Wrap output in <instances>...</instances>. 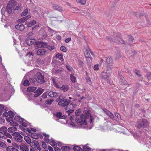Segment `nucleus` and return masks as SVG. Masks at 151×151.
<instances>
[{
    "mask_svg": "<svg viewBox=\"0 0 151 151\" xmlns=\"http://www.w3.org/2000/svg\"><path fill=\"white\" fill-rule=\"evenodd\" d=\"M58 93L55 92L50 91L48 93V95L51 97H53L57 96Z\"/></svg>",
    "mask_w": 151,
    "mask_h": 151,
    "instance_id": "obj_25",
    "label": "nucleus"
},
{
    "mask_svg": "<svg viewBox=\"0 0 151 151\" xmlns=\"http://www.w3.org/2000/svg\"><path fill=\"white\" fill-rule=\"evenodd\" d=\"M7 128L5 126L2 127L0 128V131L5 133L6 134L7 133Z\"/></svg>",
    "mask_w": 151,
    "mask_h": 151,
    "instance_id": "obj_30",
    "label": "nucleus"
},
{
    "mask_svg": "<svg viewBox=\"0 0 151 151\" xmlns=\"http://www.w3.org/2000/svg\"><path fill=\"white\" fill-rule=\"evenodd\" d=\"M19 148L21 151H29L28 146L23 143L20 144Z\"/></svg>",
    "mask_w": 151,
    "mask_h": 151,
    "instance_id": "obj_13",
    "label": "nucleus"
},
{
    "mask_svg": "<svg viewBox=\"0 0 151 151\" xmlns=\"http://www.w3.org/2000/svg\"><path fill=\"white\" fill-rule=\"evenodd\" d=\"M112 60L111 58L110 57H108L107 58L106 61V64H107L108 66H111L112 65Z\"/></svg>",
    "mask_w": 151,
    "mask_h": 151,
    "instance_id": "obj_20",
    "label": "nucleus"
},
{
    "mask_svg": "<svg viewBox=\"0 0 151 151\" xmlns=\"http://www.w3.org/2000/svg\"><path fill=\"white\" fill-rule=\"evenodd\" d=\"M56 57L61 61L63 60V55L61 54H58L56 55Z\"/></svg>",
    "mask_w": 151,
    "mask_h": 151,
    "instance_id": "obj_41",
    "label": "nucleus"
},
{
    "mask_svg": "<svg viewBox=\"0 0 151 151\" xmlns=\"http://www.w3.org/2000/svg\"><path fill=\"white\" fill-rule=\"evenodd\" d=\"M36 21L33 20L31 22H29L27 24V26L28 27H31L34 24H36Z\"/></svg>",
    "mask_w": 151,
    "mask_h": 151,
    "instance_id": "obj_38",
    "label": "nucleus"
},
{
    "mask_svg": "<svg viewBox=\"0 0 151 151\" xmlns=\"http://www.w3.org/2000/svg\"><path fill=\"white\" fill-rule=\"evenodd\" d=\"M3 116H4L5 117L8 116H9V114H8V112H7L6 111H5L3 114Z\"/></svg>",
    "mask_w": 151,
    "mask_h": 151,
    "instance_id": "obj_60",
    "label": "nucleus"
},
{
    "mask_svg": "<svg viewBox=\"0 0 151 151\" xmlns=\"http://www.w3.org/2000/svg\"><path fill=\"white\" fill-rule=\"evenodd\" d=\"M36 47H48L47 43L42 42H35Z\"/></svg>",
    "mask_w": 151,
    "mask_h": 151,
    "instance_id": "obj_12",
    "label": "nucleus"
},
{
    "mask_svg": "<svg viewBox=\"0 0 151 151\" xmlns=\"http://www.w3.org/2000/svg\"><path fill=\"white\" fill-rule=\"evenodd\" d=\"M70 79L72 82L74 83L76 82V78L75 76L71 74L70 75Z\"/></svg>",
    "mask_w": 151,
    "mask_h": 151,
    "instance_id": "obj_32",
    "label": "nucleus"
},
{
    "mask_svg": "<svg viewBox=\"0 0 151 151\" xmlns=\"http://www.w3.org/2000/svg\"><path fill=\"white\" fill-rule=\"evenodd\" d=\"M50 144L52 146L55 147L57 146V143L56 142L54 141L52 139L51 140L50 142Z\"/></svg>",
    "mask_w": 151,
    "mask_h": 151,
    "instance_id": "obj_33",
    "label": "nucleus"
},
{
    "mask_svg": "<svg viewBox=\"0 0 151 151\" xmlns=\"http://www.w3.org/2000/svg\"><path fill=\"white\" fill-rule=\"evenodd\" d=\"M6 146V145L4 143L0 141V147H5Z\"/></svg>",
    "mask_w": 151,
    "mask_h": 151,
    "instance_id": "obj_57",
    "label": "nucleus"
},
{
    "mask_svg": "<svg viewBox=\"0 0 151 151\" xmlns=\"http://www.w3.org/2000/svg\"><path fill=\"white\" fill-rule=\"evenodd\" d=\"M147 78L148 80H151V73H148L147 74Z\"/></svg>",
    "mask_w": 151,
    "mask_h": 151,
    "instance_id": "obj_64",
    "label": "nucleus"
},
{
    "mask_svg": "<svg viewBox=\"0 0 151 151\" xmlns=\"http://www.w3.org/2000/svg\"><path fill=\"white\" fill-rule=\"evenodd\" d=\"M45 52L46 51L44 49H43V48H41L37 51V54L38 55H43L45 54Z\"/></svg>",
    "mask_w": 151,
    "mask_h": 151,
    "instance_id": "obj_17",
    "label": "nucleus"
},
{
    "mask_svg": "<svg viewBox=\"0 0 151 151\" xmlns=\"http://www.w3.org/2000/svg\"><path fill=\"white\" fill-rule=\"evenodd\" d=\"M13 147H15V148L17 149H19V148L20 145H19L16 143H13L12 144Z\"/></svg>",
    "mask_w": 151,
    "mask_h": 151,
    "instance_id": "obj_51",
    "label": "nucleus"
},
{
    "mask_svg": "<svg viewBox=\"0 0 151 151\" xmlns=\"http://www.w3.org/2000/svg\"><path fill=\"white\" fill-rule=\"evenodd\" d=\"M7 151H19V150L12 146L8 147L6 148Z\"/></svg>",
    "mask_w": 151,
    "mask_h": 151,
    "instance_id": "obj_26",
    "label": "nucleus"
},
{
    "mask_svg": "<svg viewBox=\"0 0 151 151\" xmlns=\"http://www.w3.org/2000/svg\"><path fill=\"white\" fill-rule=\"evenodd\" d=\"M53 118L56 121L60 122L61 123H65V122H63L62 121V119H60L59 117H57L56 116H54Z\"/></svg>",
    "mask_w": 151,
    "mask_h": 151,
    "instance_id": "obj_37",
    "label": "nucleus"
},
{
    "mask_svg": "<svg viewBox=\"0 0 151 151\" xmlns=\"http://www.w3.org/2000/svg\"><path fill=\"white\" fill-rule=\"evenodd\" d=\"M13 2V1L9 2L6 7V11L9 14H10L12 13L14 6Z\"/></svg>",
    "mask_w": 151,
    "mask_h": 151,
    "instance_id": "obj_7",
    "label": "nucleus"
},
{
    "mask_svg": "<svg viewBox=\"0 0 151 151\" xmlns=\"http://www.w3.org/2000/svg\"><path fill=\"white\" fill-rule=\"evenodd\" d=\"M80 112V111L79 109L77 110L75 112V115L76 116V117H77V116H80V115H79Z\"/></svg>",
    "mask_w": 151,
    "mask_h": 151,
    "instance_id": "obj_62",
    "label": "nucleus"
},
{
    "mask_svg": "<svg viewBox=\"0 0 151 151\" xmlns=\"http://www.w3.org/2000/svg\"><path fill=\"white\" fill-rule=\"evenodd\" d=\"M23 83V85L24 86H29V81L27 80H24V81Z\"/></svg>",
    "mask_w": 151,
    "mask_h": 151,
    "instance_id": "obj_52",
    "label": "nucleus"
},
{
    "mask_svg": "<svg viewBox=\"0 0 151 151\" xmlns=\"http://www.w3.org/2000/svg\"><path fill=\"white\" fill-rule=\"evenodd\" d=\"M148 125L147 121L145 119H142L138 120L137 123L136 125V127L137 128L140 129L144 128Z\"/></svg>",
    "mask_w": 151,
    "mask_h": 151,
    "instance_id": "obj_5",
    "label": "nucleus"
},
{
    "mask_svg": "<svg viewBox=\"0 0 151 151\" xmlns=\"http://www.w3.org/2000/svg\"><path fill=\"white\" fill-rule=\"evenodd\" d=\"M101 76L103 79L107 82L109 81L110 77V73H107L106 71H104L101 73Z\"/></svg>",
    "mask_w": 151,
    "mask_h": 151,
    "instance_id": "obj_10",
    "label": "nucleus"
},
{
    "mask_svg": "<svg viewBox=\"0 0 151 151\" xmlns=\"http://www.w3.org/2000/svg\"><path fill=\"white\" fill-rule=\"evenodd\" d=\"M115 116H116L119 119H121L120 115L118 113H116L115 114Z\"/></svg>",
    "mask_w": 151,
    "mask_h": 151,
    "instance_id": "obj_59",
    "label": "nucleus"
},
{
    "mask_svg": "<svg viewBox=\"0 0 151 151\" xmlns=\"http://www.w3.org/2000/svg\"><path fill=\"white\" fill-rule=\"evenodd\" d=\"M33 53L31 52H29L27 55V57H29L30 58V60H32L33 57Z\"/></svg>",
    "mask_w": 151,
    "mask_h": 151,
    "instance_id": "obj_42",
    "label": "nucleus"
},
{
    "mask_svg": "<svg viewBox=\"0 0 151 151\" xmlns=\"http://www.w3.org/2000/svg\"><path fill=\"white\" fill-rule=\"evenodd\" d=\"M28 12V9H26L21 14V15L22 16H25L27 14Z\"/></svg>",
    "mask_w": 151,
    "mask_h": 151,
    "instance_id": "obj_53",
    "label": "nucleus"
},
{
    "mask_svg": "<svg viewBox=\"0 0 151 151\" xmlns=\"http://www.w3.org/2000/svg\"><path fill=\"white\" fill-rule=\"evenodd\" d=\"M86 58H89L90 57V55L89 51L88 50H86L84 52Z\"/></svg>",
    "mask_w": 151,
    "mask_h": 151,
    "instance_id": "obj_48",
    "label": "nucleus"
},
{
    "mask_svg": "<svg viewBox=\"0 0 151 151\" xmlns=\"http://www.w3.org/2000/svg\"><path fill=\"white\" fill-rule=\"evenodd\" d=\"M6 10V9L4 7H3L1 10V13L2 15L4 14L5 11Z\"/></svg>",
    "mask_w": 151,
    "mask_h": 151,
    "instance_id": "obj_63",
    "label": "nucleus"
},
{
    "mask_svg": "<svg viewBox=\"0 0 151 151\" xmlns=\"http://www.w3.org/2000/svg\"><path fill=\"white\" fill-rule=\"evenodd\" d=\"M103 111L106 115H107L110 119H114V116L113 114L111 112L109 111L107 109H104Z\"/></svg>",
    "mask_w": 151,
    "mask_h": 151,
    "instance_id": "obj_15",
    "label": "nucleus"
},
{
    "mask_svg": "<svg viewBox=\"0 0 151 151\" xmlns=\"http://www.w3.org/2000/svg\"><path fill=\"white\" fill-rule=\"evenodd\" d=\"M15 27L17 29L21 31H23L24 28V25L20 23L16 25Z\"/></svg>",
    "mask_w": 151,
    "mask_h": 151,
    "instance_id": "obj_16",
    "label": "nucleus"
},
{
    "mask_svg": "<svg viewBox=\"0 0 151 151\" xmlns=\"http://www.w3.org/2000/svg\"><path fill=\"white\" fill-rule=\"evenodd\" d=\"M44 140L46 142L48 143L50 142L51 139H49V136L48 137H45L44 138Z\"/></svg>",
    "mask_w": 151,
    "mask_h": 151,
    "instance_id": "obj_54",
    "label": "nucleus"
},
{
    "mask_svg": "<svg viewBox=\"0 0 151 151\" xmlns=\"http://www.w3.org/2000/svg\"><path fill=\"white\" fill-rule=\"evenodd\" d=\"M31 130L28 129L27 130L28 132L29 133H32L31 132V131H32L34 132H35L36 131V129H35V128H31Z\"/></svg>",
    "mask_w": 151,
    "mask_h": 151,
    "instance_id": "obj_56",
    "label": "nucleus"
},
{
    "mask_svg": "<svg viewBox=\"0 0 151 151\" xmlns=\"http://www.w3.org/2000/svg\"><path fill=\"white\" fill-rule=\"evenodd\" d=\"M6 110L5 108L4 109V106L3 105L0 104V116L1 115L4 110Z\"/></svg>",
    "mask_w": 151,
    "mask_h": 151,
    "instance_id": "obj_35",
    "label": "nucleus"
},
{
    "mask_svg": "<svg viewBox=\"0 0 151 151\" xmlns=\"http://www.w3.org/2000/svg\"><path fill=\"white\" fill-rule=\"evenodd\" d=\"M14 120L16 121L19 122L20 124L24 127H26L28 126L29 124L28 122L24 119L22 118L20 116H15L14 118Z\"/></svg>",
    "mask_w": 151,
    "mask_h": 151,
    "instance_id": "obj_4",
    "label": "nucleus"
},
{
    "mask_svg": "<svg viewBox=\"0 0 151 151\" xmlns=\"http://www.w3.org/2000/svg\"><path fill=\"white\" fill-rule=\"evenodd\" d=\"M35 79L37 82L40 83H43L45 81L43 76L40 72L37 73L35 76Z\"/></svg>",
    "mask_w": 151,
    "mask_h": 151,
    "instance_id": "obj_6",
    "label": "nucleus"
},
{
    "mask_svg": "<svg viewBox=\"0 0 151 151\" xmlns=\"http://www.w3.org/2000/svg\"><path fill=\"white\" fill-rule=\"evenodd\" d=\"M54 116L58 117L62 119H65L66 117L65 115L62 116V113L60 112H58L56 113L55 115H54Z\"/></svg>",
    "mask_w": 151,
    "mask_h": 151,
    "instance_id": "obj_18",
    "label": "nucleus"
},
{
    "mask_svg": "<svg viewBox=\"0 0 151 151\" xmlns=\"http://www.w3.org/2000/svg\"><path fill=\"white\" fill-rule=\"evenodd\" d=\"M11 91V94L12 95H13L14 92V89L13 87L11 85H10L9 86V88L8 89H6V92L8 94L10 93Z\"/></svg>",
    "mask_w": 151,
    "mask_h": 151,
    "instance_id": "obj_19",
    "label": "nucleus"
},
{
    "mask_svg": "<svg viewBox=\"0 0 151 151\" xmlns=\"http://www.w3.org/2000/svg\"><path fill=\"white\" fill-rule=\"evenodd\" d=\"M61 71V70L60 69H57L55 70V73L56 75H58L60 73Z\"/></svg>",
    "mask_w": 151,
    "mask_h": 151,
    "instance_id": "obj_61",
    "label": "nucleus"
},
{
    "mask_svg": "<svg viewBox=\"0 0 151 151\" xmlns=\"http://www.w3.org/2000/svg\"><path fill=\"white\" fill-rule=\"evenodd\" d=\"M32 149L35 148V150H37L39 151L41 150V148L38 142L35 140H33L30 144Z\"/></svg>",
    "mask_w": 151,
    "mask_h": 151,
    "instance_id": "obj_9",
    "label": "nucleus"
},
{
    "mask_svg": "<svg viewBox=\"0 0 151 151\" xmlns=\"http://www.w3.org/2000/svg\"><path fill=\"white\" fill-rule=\"evenodd\" d=\"M36 88L34 87H29L27 90V91L28 92H32L35 91L36 90Z\"/></svg>",
    "mask_w": 151,
    "mask_h": 151,
    "instance_id": "obj_34",
    "label": "nucleus"
},
{
    "mask_svg": "<svg viewBox=\"0 0 151 151\" xmlns=\"http://www.w3.org/2000/svg\"><path fill=\"white\" fill-rule=\"evenodd\" d=\"M88 144H87L86 145L81 146L83 148L82 149V151H91V148L88 146Z\"/></svg>",
    "mask_w": 151,
    "mask_h": 151,
    "instance_id": "obj_21",
    "label": "nucleus"
},
{
    "mask_svg": "<svg viewBox=\"0 0 151 151\" xmlns=\"http://www.w3.org/2000/svg\"><path fill=\"white\" fill-rule=\"evenodd\" d=\"M9 121L10 122V124L12 126V127H15L18 126V124L15 122L14 121L13 119L12 120H9Z\"/></svg>",
    "mask_w": 151,
    "mask_h": 151,
    "instance_id": "obj_31",
    "label": "nucleus"
},
{
    "mask_svg": "<svg viewBox=\"0 0 151 151\" xmlns=\"http://www.w3.org/2000/svg\"><path fill=\"white\" fill-rule=\"evenodd\" d=\"M69 86L67 85H63L60 88V89L63 91L64 92H65L68 90Z\"/></svg>",
    "mask_w": 151,
    "mask_h": 151,
    "instance_id": "obj_27",
    "label": "nucleus"
},
{
    "mask_svg": "<svg viewBox=\"0 0 151 151\" xmlns=\"http://www.w3.org/2000/svg\"><path fill=\"white\" fill-rule=\"evenodd\" d=\"M83 113L85 115L81 114L80 116H77L76 118V121L78 125H86L87 121L90 123L93 122L94 117L91 115L89 111L85 110L83 111Z\"/></svg>",
    "mask_w": 151,
    "mask_h": 151,
    "instance_id": "obj_2",
    "label": "nucleus"
},
{
    "mask_svg": "<svg viewBox=\"0 0 151 151\" xmlns=\"http://www.w3.org/2000/svg\"><path fill=\"white\" fill-rule=\"evenodd\" d=\"M73 149L74 151H81L82 148L78 146H75L73 147Z\"/></svg>",
    "mask_w": 151,
    "mask_h": 151,
    "instance_id": "obj_40",
    "label": "nucleus"
},
{
    "mask_svg": "<svg viewBox=\"0 0 151 151\" xmlns=\"http://www.w3.org/2000/svg\"><path fill=\"white\" fill-rule=\"evenodd\" d=\"M106 39L111 42L116 43L119 42L126 46L129 45L130 46L131 45L134 40V38L132 36L127 35L125 36V41H124L121 38V34L119 33L115 34L112 38L106 37Z\"/></svg>",
    "mask_w": 151,
    "mask_h": 151,
    "instance_id": "obj_1",
    "label": "nucleus"
},
{
    "mask_svg": "<svg viewBox=\"0 0 151 151\" xmlns=\"http://www.w3.org/2000/svg\"><path fill=\"white\" fill-rule=\"evenodd\" d=\"M37 62L40 65H42L44 64V62L43 60H41V58H38L37 60Z\"/></svg>",
    "mask_w": 151,
    "mask_h": 151,
    "instance_id": "obj_49",
    "label": "nucleus"
},
{
    "mask_svg": "<svg viewBox=\"0 0 151 151\" xmlns=\"http://www.w3.org/2000/svg\"><path fill=\"white\" fill-rule=\"evenodd\" d=\"M65 97L63 96H60L56 100L58 102V104L59 105L62 106H67L70 103V101L65 99Z\"/></svg>",
    "mask_w": 151,
    "mask_h": 151,
    "instance_id": "obj_3",
    "label": "nucleus"
},
{
    "mask_svg": "<svg viewBox=\"0 0 151 151\" xmlns=\"http://www.w3.org/2000/svg\"><path fill=\"white\" fill-rule=\"evenodd\" d=\"M52 8L55 10H57L61 12L63 11L62 7L56 4H52Z\"/></svg>",
    "mask_w": 151,
    "mask_h": 151,
    "instance_id": "obj_14",
    "label": "nucleus"
},
{
    "mask_svg": "<svg viewBox=\"0 0 151 151\" xmlns=\"http://www.w3.org/2000/svg\"><path fill=\"white\" fill-rule=\"evenodd\" d=\"M24 140L28 144H30L31 142V139L28 136H24Z\"/></svg>",
    "mask_w": 151,
    "mask_h": 151,
    "instance_id": "obj_29",
    "label": "nucleus"
},
{
    "mask_svg": "<svg viewBox=\"0 0 151 151\" xmlns=\"http://www.w3.org/2000/svg\"><path fill=\"white\" fill-rule=\"evenodd\" d=\"M70 127L73 128H76L77 126L75 125L74 123L71 122L70 124Z\"/></svg>",
    "mask_w": 151,
    "mask_h": 151,
    "instance_id": "obj_55",
    "label": "nucleus"
},
{
    "mask_svg": "<svg viewBox=\"0 0 151 151\" xmlns=\"http://www.w3.org/2000/svg\"><path fill=\"white\" fill-rule=\"evenodd\" d=\"M17 130V128L15 127H9L7 129L8 132L9 133H13L15 131Z\"/></svg>",
    "mask_w": 151,
    "mask_h": 151,
    "instance_id": "obj_23",
    "label": "nucleus"
},
{
    "mask_svg": "<svg viewBox=\"0 0 151 151\" xmlns=\"http://www.w3.org/2000/svg\"><path fill=\"white\" fill-rule=\"evenodd\" d=\"M53 101L54 100L52 99H48L46 101L45 103L47 104L50 105Z\"/></svg>",
    "mask_w": 151,
    "mask_h": 151,
    "instance_id": "obj_46",
    "label": "nucleus"
},
{
    "mask_svg": "<svg viewBox=\"0 0 151 151\" xmlns=\"http://www.w3.org/2000/svg\"><path fill=\"white\" fill-rule=\"evenodd\" d=\"M135 73L138 77H140L141 76V74L140 71L139 70H135L134 71Z\"/></svg>",
    "mask_w": 151,
    "mask_h": 151,
    "instance_id": "obj_50",
    "label": "nucleus"
},
{
    "mask_svg": "<svg viewBox=\"0 0 151 151\" xmlns=\"http://www.w3.org/2000/svg\"><path fill=\"white\" fill-rule=\"evenodd\" d=\"M66 69L71 73H73V68L69 65H66Z\"/></svg>",
    "mask_w": 151,
    "mask_h": 151,
    "instance_id": "obj_45",
    "label": "nucleus"
},
{
    "mask_svg": "<svg viewBox=\"0 0 151 151\" xmlns=\"http://www.w3.org/2000/svg\"><path fill=\"white\" fill-rule=\"evenodd\" d=\"M43 90L41 88H39L37 89L36 91L35 92L36 93H38L39 95H40L43 92Z\"/></svg>",
    "mask_w": 151,
    "mask_h": 151,
    "instance_id": "obj_44",
    "label": "nucleus"
},
{
    "mask_svg": "<svg viewBox=\"0 0 151 151\" xmlns=\"http://www.w3.org/2000/svg\"><path fill=\"white\" fill-rule=\"evenodd\" d=\"M78 3L81 4L83 5H84L86 3V0H77Z\"/></svg>",
    "mask_w": 151,
    "mask_h": 151,
    "instance_id": "obj_47",
    "label": "nucleus"
},
{
    "mask_svg": "<svg viewBox=\"0 0 151 151\" xmlns=\"http://www.w3.org/2000/svg\"><path fill=\"white\" fill-rule=\"evenodd\" d=\"M8 114H9V117L8 118L9 119V120H12L14 116V113L12 111H8Z\"/></svg>",
    "mask_w": 151,
    "mask_h": 151,
    "instance_id": "obj_28",
    "label": "nucleus"
},
{
    "mask_svg": "<svg viewBox=\"0 0 151 151\" xmlns=\"http://www.w3.org/2000/svg\"><path fill=\"white\" fill-rule=\"evenodd\" d=\"M35 41V40L34 39H29L26 40V42L28 45H32Z\"/></svg>",
    "mask_w": 151,
    "mask_h": 151,
    "instance_id": "obj_24",
    "label": "nucleus"
},
{
    "mask_svg": "<svg viewBox=\"0 0 151 151\" xmlns=\"http://www.w3.org/2000/svg\"><path fill=\"white\" fill-rule=\"evenodd\" d=\"M30 18H31V16L30 15H28L27 16L23 17L19 19V22H23L27 20L28 19Z\"/></svg>",
    "mask_w": 151,
    "mask_h": 151,
    "instance_id": "obj_22",
    "label": "nucleus"
},
{
    "mask_svg": "<svg viewBox=\"0 0 151 151\" xmlns=\"http://www.w3.org/2000/svg\"><path fill=\"white\" fill-rule=\"evenodd\" d=\"M86 61L88 65H91L92 62V58L89 57V58H87Z\"/></svg>",
    "mask_w": 151,
    "mask_h": 151,
    "instance_id": "obj_43",
    "label": "nucleus"
},
{
    "mask_svg": "<svg viewBox=\"0 0 151 151\" xmlns=\"http://www.w3.org/2000/svg\"><path fill=\"white\" fill-rule=\"evenodd\" d=\"M31 133V137L32 138L36 139L38 137V134L35 132H33Z\"/></svg>",
    "mask_w": 151,
    "mask_h": 151,
    "instance_id": "obj_36",
    "label": "nucleus"
},
{
    "mask_svg": "<svg viewBox=\"0 0 151 151\" xmlns=\"http://www.w3.org/2000/svg\"><path fill=\"white\" fill-rule=\"evenodd\" d=\"M61 149L63 151H70V148L67 146H63Z\"/></svg>",
    "mask_w": 151,
    "mask_h": 151,
    "instance_id": "obj_39",
    "label": "nucleus"
},
{
    "mask_svg": "<svg viewBox=\"0 0 151 151\" xmlns=\"http://www.w3.org/2000/svg\"><path fill=\"white\" fill-rule=\"evenodd\" d=\"M99 65L96 64L94 66L93 69L94 70H98L99 69Z\"/></svg>",
    "mask_w": 151,
    "mask_h": 151,
    "instance_id": "obj_58",
    "label": "nucleus"
},
{
    "mask_svg": "<svg viewBox=\"0 0 151 151\" xmlns=\"http://www.w3.org/2000/svg\"><path fill=\"white\" fill-rule=\"evenodd\" d=\"M14 139L17 142H21L22 141L23 137L18 132H15L13 133Z\"/></svg>",
    "mask_w": 151,
    "mask_h": 151,
    "instance_id": "obj_8",
    "label": "nucleus"
},
{
    "mask_svg": "<svg viewBox=\"0 0 151 151\" xmlns=\"http://www.w3.org/2000/svg\"><path fill=\"white\" fill-rule=\"evenodd\" d=\"M52 81L54 86L58 88H60V83L57 78L53 77L52 78Z\"/></svg>",
    "mask_w": 151,
    "mask_h": 151,
    "instance_id": "obj_11",
    "label": "nucleus"
}]
</instances>
